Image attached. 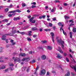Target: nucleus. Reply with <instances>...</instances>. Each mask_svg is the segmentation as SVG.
Wrapping results in <instances>:
<instances>
[{
	"label": "nucleus",
	"instance_id": "1",
	"mask_svg": "<svg viewBox=\"0 0 76 76\" xmlns=\"http://www.w3.org/2000/svg\"><path fill=\"white\" fill-rule=\"evenodd\" d=\"M56 42L58 44H61V47L63 49L64 48V41H62L61 39H58V37H56Z\"/></svg>",
	"mask_w": 76,
	"mask_h": 76
},
{
	"label": "nucleus",
	"instance_id": "2",
	"mask_svg": "<svg viewBox=\"0 0 76 76\" xmlns=\"http://www.w3.org/2000/svg\"><path fill=\"white\" fill-rule=\"evenodd\" d=\"M15 12H18V13H20V12H21V11L19 10V9H17L15 10H13L12 11H10L9 12V13H12V15L13 16L14 15H16V13H15Z\"/></svg>",
	"mask_w": 76,
	"mask_h": 76
},
{
	"label": "nucleus",
	"instance_id": "3",
	"mask_svg": "<svg viewBox=\"0 0 76 76\" xmlns=\"http://www.w3.org/2000/svg\"><path fill=\"white\" fill-rule=\"evenodd\" d=\"M46 72V71L45 69H42L41 70L40 72V74L41 75H45V73Z\"/></svg>",
	"mask_w": 76,
	"mask_h": 76
},
{
	"label": "nucleus",
	"instance_id": "4",
	"mask_svg": "<svg viewBox=\"0 0 76 76\" xmlns=\"http://www.w3.org/2000/svg\"><path fill=\"white\" fill-rule=\"evenodd\" d=\"M18 61L19 63L21 62V61L19 60V59L18 58H15L14 60V63H16L17 62H18Z\"/></svg>",
	"mask_w": 76,
	"mask_h": 76
},
{
	"label": "nucleus",
	"instance_id": "5",
	"mask_svg": "<svg viewBox=\"0 0 76 76\" xmlns=\"http://www.w3.org/2000/svg\"><path fill=\"white\" fill-rule=\"evenodd\" d=\"M70 67L72 68V69H74L75 72H76V65H75V66H74L70 64Z\"/></svg>",
	"mask_w": 76,
	"mask_h": 76
},
{
	"label": "nucleus",
	"instance_id": "6",
	"mask_svg": "<svg viewBox=\"0 0 76 76\" xmlns=\"http://www.w3.org/2000/svg\"><path fill=\"white\" fill-rule=\"evenodd\" d=\"M38 69H39V66H37L35 70V72L34 73L35 75H36V76H38V74L36 73V72H37V71Z\"/></svg>",
	"mask_w": 76,
	"mask_h": 76
},
{
	"label": "nucleus",
	"instance_id": "7",
	"mask_svg": "<svg viewBox=\"0 0 76 76\" xmlns=\"http://www.w3.org/2000/svg\"><path fill=\"white\" fill-rule=\"evenodd\" d=\"M26 60V61H28L29 60V58H24L22 59V61H25Z\"/></svg>",
	"mask_w": 76,
	"mask_h": 76
},
{
	"label": "nucleus",
	"instance_id": "8",
	"mask_svg": "<svg viewBox=\"0 0 76 76\" xmlns=\"http://www.w3.org/2000/svg\"><path fill=\"white\" fill-rule=\"evenodd\" d=\"M58 51L60 52L61 54H63V51H62V50L60 48V47H58Z\"/></svg>",
	"mask_w": 76,
	"mask_h": 76
},
{
	"label": "nucleus",
	"instance_id": "9",
	"mask_svg": "<svg viewBox=\"0 0 76 76\" xmlns=\"http://www.w3.org/2000/svg\"><path fill=\"white\" fill-rule=\"evenodd\" d=\"M57 57L58 58H63V57L60 55L59 54H58L57 55Z\"/></svg>",
	"mask_w": 76,
	"mask_h": 76
},
{
	"label": "nucleus",
	"instance_id": "10",
	"mask_svg": "<svg viewBox=\"0 0 76 76\" xmlns=\"http://www.w3.org/2000/svg\"><path fill=\"white\" fill-rule=\"evenodd\" d=\"M20 56H22V57H25L26 55L25 53H21L19 54Z\"/></svg>",
	"mask_w": 76,
	"mask_h": 76
},
{
	"label": "nucleus",
	"instance_id": "11",
	"mask_svg": "<svg viewBox=\"0 0 76 76\" xmlns=\"http://www.w3.org/2000/svg\"><path fill=\"white\" fill-rule=\"evenodd\" d=\"M3 38H2V40H3L4 41H5L6 40V37L5 35H4L2 36Z\"/></svg>",
	"mask_w": 76,
	"mask_h": 76
},
{
	"label": "nucleus",
	"instance_id": "12",
	"mask_svg": "<svg viewBox=\"0 0 76 76\" xmlns=\"http://www.w3.org/2000/svg\"><path fill=\"white\" fill-rule=\"evenodd\" d=\"M32 30L34 31H38V29L36 27H34L32 28Z\"/></svg>",
	"mask_w": 76,
	"mask_h": 76
},
{
	"label": "nucleus",
	"instance_id": "13",
	"mask_svg": "<svg viewBox=\"0 0 76 76\" xmlns=\"http://www.w3.org/2000/svg\"><path fill=\"white\" fill-rule=\"evenodd\" d=\"M47 49L48 50H52V47L50 46H47Z\"/></svg>",
	"mask_w": 76,
	"mask_h": 76
},
{
	"label": "nucleus",
	"instance_id": "14",
	"mask_svg": "<svg viewBox=\"0 0 76 76\" xmlns=\"http://www.w3.org/2000/svg\"><path fill=\"white\" fill-rule=\"evenodd\" d=\"M41 58L42 60H45L46 59V56L45 55H43L42 56Z\"/></svg>",
	"mask_w": 76,
	"mask_h": 76
},
{
	"label": "nucleus",
	"instance_id": "15",
	"mask_svg": "<svg viewBox=\"0 0 76 76\" xmlns=\"http://www.w3.org/2000/svg\"><path fill=\"white\" fill-rule=\"evenodd\" d=\"M32 32V31H29L28 32V35L29 36H31L32 35V34H31V33Z\"/></svg>",
	"mask_w": 76,
	"mask_h": 76
},
{
	"label": "nucleus",
	"instance_id": "16",
	"mask_svg": "<svg viewBox=\"0 0 76 76\" xmlns=\"http://www.w3.org/2000/svg\"><path fill=\"white\" fill-rule=\"evenodd\" d=\"M64 76H70V72H67L65 75Z\"/></svg>",
	"mask_w": 76,
	"mask_h": 76
},
{
	"label": "nucleus",
	"instance_id": "17",
	"mask_svg": "<svg viewBox=\"0 0 76 76\" xmlns=\"http://www.w3.org/2000/svg\"><path fill=\"white\" fill-rule=\"evenodd\" d=\"M72 31H73V32H76V27H73V28Z\"/></svg>",
	"mask_w": 76,
	"mask_h": 76
},
{
	"label": "nucleus",
	"instance_id": "18",
	"mask_svg": "<svg viewBox=\"0 0 76 76\" xmlns=\"http://www.w3.org/2000/svg\"><path fill=\"white\" fill-rule=\"evenodd\" d=\"M34 19V17H32L29 20L30 22H31Z\"/></svg>",
	"mask_w": 76,
	"mask_h": 76
},
{
	"label": "nucleus",
	"instance_id": "19",
	"mask_svg": "<svg viewBox=\"0 0 76 76\" xmlns=\"http://www.w3.org/2000/svg\"><path fill=\"white\" fill-rule=\"evenodd\" d=\"M64 18L65 20H66V19H69V18H70V17H68L67 16L65 15L64 16Z\"/></svg>",
	"mask_w": 76,
	"mask_h": 76
},
{
	"label": "nucleus",
	"instance_id": "20",
	"mask_svg": "<svg viewBox=\"0 0 76 76\" xmlns=\"http://www.w3.org/2000/svg\"><path fill=\"white\" fill-rule=\"evenodd\" d=\"M6 67V66L4 65L1 66V67H0V69H4Z\"/></svg>",
	"mask_w": 76,
	"mask_h": 76
},
{
	"label": "nucleus",
	"instance_id": "21",
	"mask_svg": "<svg viewBox=\"0 0 76 76\" xmlns=\"http://www.w3.org/2000/svg\"><path fill=\"white\" fill-rule=\"evenodd\" d=\"M35 60L34 59H33L30 61V63H31V64H32V63H35Z\"/></svg>",
	"mask_w": 76,
	"mask_h": 76
},
{
	"label": "nucleus",
	"instance_id": "22",
	"mask_svg": "<svg viewBox=\"0 0 76 76\" xmlns=\"http://www.w3.org/2000/svg\"><path fill=\"white\" fill-rule=\"evenodd\" d=\"M9 66L10 67H13V64L12 63H10L9 64Z\"/></svg>",
	"mask_w": 76,
	"mask_h": 76
},
{
	"label": "nucleus",
	"instance_id": "23",
	"mask_svg": "<svg viewBox=\"0 0 76 76\" xmlns=\"http://www.w3.org/2000/svg\"><path fill=\"white\" fill-rule=\"evenodd\" d=\"M11 32L12 34H15V33H16V30H15L13 31V30H12Z\"/></svg>",
	"mask_w": 76,
	"mask_h": 76
},
{
	"label": "nucleus",
	"instance_id": "24",
	"mask_svg": "<svg viewBox=\"0 0 76 76\" xmlns=\"http://www.w3.org/2000/svg\"><path fill=\"white\" fill-rule=\"evenodd\" d=\"M69 35L70 36V38H72V32H69Z\"/></svg>",
	"mask_w": 76,
	"mask_h": 76
},
{
	"label": "nucleus",
	"instance_id": "25",
	"mask_svg": "<svg viewBox=\"0 0 76 76\" xmlns=\"http://www.w3.org/2000/svg\"><path fill=\"white\" fill-rule=\"evenodd\" d=\"M44 30L46 32H47V31H51L50 29H44Z\"/></svg>",
	"mask_w": 76,
	"mask_h": 76
},
{
	"label": "nucleus",
	"instance_id": "26",
	"mask_svg": "<svg viewBox=\"0 0 76 76\" xmlns=\"http://www.w3.org/2000/svg\"><path fill=\"white\" fill-rule=\"evenodd\" d=\"M16 44V42H12V43H11L10 45H15Z\"/></svg>",
	"mask_w": 76,
	"mask_h": 76
},
{
	"label": "nucleus",
	"instance_id": "27",
	"mask_svg": "<svg viewBox=\"0 0 76 76\" xmlns=\"http://www.w3.org/2000/svg\"><path fill=\"white\" fill-rule=\"evenodd\" d=\"M42 42L43 44H45V43L47 42V41L46 40H44L42 41Z\"/></svg>",
	"mask_w": 76,
	"mask_h": 76
},
{
	"label": "nucleus",
	"instance_id": "28",
	"mask_svg": "<svg viewBox=\"0 0 76 76\" xmlns=\"http://www.w3.org/2000/svg\"><path fill=\"white\" fill-rule=\"evenodd\" d=\"M27 40L28 41H32V40L31 39V38H30L29 37H27Z\"/></svg>",
	"mask_w": 76,
	"mask_h": 76
},
{
	"label": "nucleus",
	"instance_id": "29",
	"mask_svg": "<svg viewBox=\"0 0 76 76\" xmlns=\"http://www.w3.org/2000/svg\"><path fill=\"white\" fill-rule=\"evenodd\" d=\"M20 34H21V35H25V32H20Z\"/></svg>",
	"mask_w": 76,
	"mask_h": 76
},
{
	"label": "nucleus",
	"instance_id": "30",
	"mask_svg": "<svg viewBox=\"0 0 76 76\" xmlns=\"http://www.w3.org/2000/svg\"><path fill=\"white\" fill-rule=\"evenodd\" d=\"M35 22H36L35 20H34L31 23H35Z\"/></svg>",
	"mask_w": 76,
	"mask_h": 76
},
{
	"label": "nucleus",
	"instance_id": "31",
	"mask_svg": "<svg viewBox=\"0 0 76 76\" xmlns=\"http://www.w3.org/2000/svg\"><path fill=\"white\" fill-rule=\"evenodd\" d=\"M3 48H0V53H1V52H3Z\"/></svg>",
	"mask_w": 76,
	"mask_h": 76
},
{
	"label": "nucleus",
	"instance_id": "32",
	"mask_svg": "<svg viewBox=\"0 0 76 76\" xmlns=\"http://www.w3.org/2000/svg\"><path fill=\"white\" fill-rule=\"evenodd\" d=\"M49 26L50 27H51L52 26H53V24L51 23H49Z\"/></svg>",
	"mask_w": 76,
	"mask_h": 76
},
{
	"label": "nucleus",
	"instance_id": "33",
	"mask_svg": "<svg viewBox=\"0 0 76 76\" xmlns=\"http://www.w3.org/2000/svg\"><path fill=\"white\" fill-rule=\"evenodd\" d=\"M26 69V67H24L22 68V71H25V70Z\"/></svg>",
	"mask_w": 76,
	"mask_h": 76
},
{
	"label": "nucleus",
	"instance_id": "34",
	"mask_svg": "<svg viewBox=\"0 0 76 76\" xmlns=\"http://www.w3.org/2000/svg\"><path fill=\"white\" fill-rule=\"evenodd\" d=\"M55 3H60V1L58 0H55L54 1Z\"/></svg>",
	"mask_w": 76,
	"mask_h": 76
},
{
	"label": "nucleus",
	"instance_id": "35",
	"mask_svg": "<svg viewBox=\"0 0 76 76\" xmlns=\"http://www.w3.org/2000/svg\"><path fill=\"white\" fill-rule=\"evenodd\" d=\"M7 21H8V20H7V19H4V20H2L3 22H6Z\"/></svg>",
	"mask_w": 76,
	"mask_h": 76
},
{
	"label": "nucleus",
	"instance_id": "36",
	"mask_svg": "<svg viewBox=\"0 0 76 76\" xmlns=\"http://www.w3.org/2000/svg\"><path fill=\"white\" fill-rule=\"evenodd\" d=\"M61 24H62V23L61 22H59L58 24V25H59V26H61Z\"/></svg>",
	"mask_w": 76,
	"mask_h": 76
},
{
	"label": "nucleus",
	"instance_id": "37",
	"mask_svg": "<svg viewBox=\"0 0 76 76\" xmlns=\"http://www.w3.org/2000/svg\"><path fill=\"white\" fill-rule=\"evenodd\" d=\"M35 7H36V6L35 5H32L31 6V8H35Z\"/></svg>",
	"mask_w": 76,
	"mask_h": 76
},
{
	"label": "nucleus",
	"instance_id": "38",
	"mask_svg": "<svg viewBox=\"0 0 76 76\" xmlns=\"http://www.w3.org/2000/svg\"><path fill=\"white\" fill-rule=\"evenodd\" d=\"M52 38L53 39V43H54V36H52Z\"/></svg>",
	"mask_w": 76,
	"mask_h": 76
},
{
	"label": "nucleus",
	"instance_id": "39",
	"mask_svg": "<svg viewBox=\"0 0 76 76\" xmlns=\"http://www.w3.org/2000/svg\"><path fill=\"white\" fill-rule=\"evenodd\" d=\"M5 12H8L9 11V9L8 8H6L5 9Z\"/></svg>",
	"mask_w": 76,
	"mask_h": 76
},
{
	"label": "nucleus",
	"instance_id": "40",
	"mask_svg": "<svg viewBox=\"0 0 76 76\" xmlns=\"http://www.w3.org/2000/svg\"><path fill=\"white\" fill-rule=\"evenodd\" d=\"M69 23H70V22H72V23H73L74 22V21H73V20H70L69 21Z\"/></svg>",
	"mask_w": 76,
	"mask_h": 76
},
{
	"label": "nucleus",
	"instance_id": "41",
	"mask_svg": "<svg viewBox=\"0 0 76 76\" xmlns=\"http://www.w3.org/2000/svg\"><path fill=\"white\" fill-rule=\"evenodd\" d=\"M31 4H33L34 5H35V4H36V2H33V3H31Z\"/></svg>",
	"mask_w": 76,
	"mask_h": 76
},
{
	"label": "nucleus",
	"instance_id": "42",
	"mask_svg": "<svg viewBox=\"0 0 76 76\" xmlns=\"http://www.w3.org/2000/svg\"><path fill=\"white\" fill-rule=\"evenodd\" d=\"M7 71H8V69H6L4 71V73H6Z\"/></svg>",
	"mask_w": 76,
	"mask_h": 76
},
{
	"label": "nucleus",
	"instance_id": "43",
	"mask_svg": "<svg viewBox=\"0 0 76 76\" xmlns=\"http://www.w3.org/2000/svg\"><path fill=\"white\" fill-rule=\"evenodd\" d=\"M50 34L51 35L52 37L54 36V33H53V32H51Z\"/></svg>",
	"mask_w": 76,
	"mask_h": 76
},
{
	"label": "nucleus",
	"instance_id": "44",
	"mask_svg": "<svg viewBox=\"0 0 76 76\" xmlns=\"http://www.w3.org/2000/svg\"><path fill=\"white\" fill-rule=\"evenodd\" d=\"M63 32L64 34L65 35H66V32H64V30H63Z\"/></svg>",
	"mask_w": 76,
	"mask_h": 76
},
{
	"label": "nucleus",
	"instance_id": "45",
	"mask_svg": "<svg viewBox=\"0 0 76 76\" xmlns=\"http://www.w3.org/2000/svg\"><path fill=\"white\" fill-rule=\"evenodd\" d=\"M72 76H75V74L73 72L71 73Z\"/></svg>",
	"mask_w": 76,
	"mask_h": 76
},
{
	"label": "nucleus",
	"instance_id": "46",
	"mask_svg": "<svg viewBox=\"0 0 76 76\" xmlns=\"http://www.w3.org/2000/svg\"><path fill=\"white\" fill-rule=\"evenodd\" d=\"M25 6H26V4H25L23 3L22 4V6L23 7H25Z\"/></svg>",
	"mask_w": 76,
	"mask_h": 76
},
{
	"label": "nucleus",
	"instance_id": "47",
	"mask_svg": "<svg viewBox=\"0 0 76 76\" xmlns=\"http://www.w3.org/2000/svg\"><path fill=\"white\" fill-rule=\"evenodd\" d=\"M14 42V40L13 39H11L10 41V42H11V43H12V42Z\"/></svg>",
	"mask_w": 76,
	"mask_h": 76
},
{
	"label": "nucleus",
	"instance_id": "48",
	"mask_svg": "<svg viewBox=\"0 0 76 76\" xmlns=\"http://www.w3.org/2000/svg\"><path fill=\"white\" fill-rule=\"evenodd\" d=\"M8 16H9V17H12V14H9L8 15Z\"/></svg>",
	"mask_w": 76,
	"mask_h": 76
},
{
	"label": "nucleus",
	"instance_id": "49",
	"mask_svg": "<svg viewBox=\"0 0 76 76\" xmlns=\"http://www.w3.org/2000/svg\"><path fill=\"white\" fill-rule=\"evenodd\" d=\"M66 61L67 62H69V59L67 58H66Z\"/></svg>",
	"mask_w": 76,
	"mask_h": 76
},
{
	"label": "nucleus",
	"instance_id": "50",
	"mask_svg": "<svg viewBox=\"0 0 76 76\" xmlns=\"http://www.w3.org/2000/svg\"><path fill=\"white\" fill-rule=\"evenodd\" d=\"M6 48H7L8 47H9V45H7L6 46Z\"/></svg>",
	"mask_w": 76,
	"mask_h": 76
},
{
	"label": "nucleus",
	"instance_id": "51",
	"mask_svg": "<svg viewBox=\"0 0 76 76\" xmlns=\"http://www.w3.org/2000/svg\"><path fill=\"white\" fill-rule=\"evenodd\" d=\"M12 6H13V5L11 4L9 7V8H11V7H12Z\"/></svg>",
	"mask_w": 76,
	"mask_h": 76
},
{
	"label": "nucleus",
	"instance_id": "52",
	"mask_svg": "<svg viewBox=\"0 0 76 76\" xmlns=\"http://www.w3.org/2000/svg\"><path fill=\"white\" fill-rule=\"evenodd\" d=\"M50 72H47V75H46V76H47L48 75H50Z\"/></svg>",
	"mask_w": 76,
	"mask_h": 76
},
{
	"label": "nucleus",
	"instance_id": "53",
	"mask_svg": "<svg viewBox=\"0 0 76 76\" xmlns=\"http://www.w3.org/2000/svg\"><path fill=\"white\" fill-rule=\"evenodd\" d=\"M51 12H54V9H52V10H51Z\"/></svg>",
	"mask_w": 76,
	"mask_h": 76
},
{
	"label": "nucleus",
	"instance_id": "54",
	"mask_svg": "<svg viewBox=\"0 0 76 76\" xmlns=\"http://www.w3.org/2000/svg\"><path fill=\"white\" fill-rule=\"evenodd\" d=\"M52 19H53V21H55V20H56V18H54Z\"/></svg>",
	"mask_w": 76,
	"mask_h": 76
},
{
	"label": "nucleus",
	"instance_id": "55",
	"mask_svg": "<svg viewBox=\"0 0 76 76\" xmlns=\"http://www.w3.org/2000/svg\"><path fill=\"white\" fill-rule=\"evenodd\" d=\"M73 23H72L69 25V26H72V25H74V24H73Z\"/></svg>",
	"mask_w": 76,
	"mask_h": 76
},
{
	"label": "nucleus",
	"instance_id": "56",
	"mask_svg": "<svg viewBox=\"0 0 76 76\" xmlns=\"http://www.w3.org/2000/svg\"><path fill=\"white\" fill-rule=\"evenodd\" d=\"M33 37L34 38H35V37H37V35L34 34L33 35Z\"/></svg>",
	"mask_w": 76,
	"mask_h": 76
},
{
	"label": "nucleus",
	"instance_id": "57",
	"mask_svg": "<svg viewBox=\"0 0 76 76\" xmlns=\"http://www.w3.org/2000/svg\"><path fill=\"white\" fill-rule=\"evenodd\" d=\"M9 69L10 70H13V68H10Z\"/></svg>",
	"mask_w": 76,
	"mask_h": 76
},
{
	"label": "nucleus",
	"instance_id": "58",
	"mask_svg": "<svg viewBox=\"0 0 76 76\" xmlns=\"http://www.w3.org/2000/svg\"><path fill=\"white\" fill-rule=\"evenodd\" d=\"M17 20V18H14V20Z\"/></svg>",
	"mask_w": 76,
	"mask_h": 76
},
{
	"label": "nucleus",
	"instance_id": "59",
	"mask_svg": "<svg viewBox=\"0 0 76 76\" xmlns=\"http://www.w3.org/2000/svg\"><path fill=\"white\" fill-rule=\"evenodd\" d=\"M38 49H42V47H39L38 48Z\"/></svg>",
	"mask_w": 76,
	"mask_h": 76
},
{
	"label": "nucleus",
	"instance_id": "60",
	"mask_svg": "<svg viewBox=\"0 0 76 76\" xmlns=\"http://www.w3.org/2000/svg\"><path fill=\"white\" fill-rule=\"evenodd\" d=\"M75 4H76V1L75 2V3L73 5V7H75Z\"/></svg>",
	"mask_w": 76,
	"mask_h": 76
},
{
	"label": "nucleus",
	"instance_id": "61",
	"mask_svg": "<svg viewBox=\"0 0 76 76\" xmlns=\"http://www.w3.org/2000/svg\"><path fill=\"white\" fill-rule=\"evenodd\" d=\"M61 30H62V31L63 30V27H61L60 28V30L61 31Z\"/></svg>",
	"mask_w": 76,
	"mask_h": 76
},
{
	"label": "nucleus",
	"instance_id": "62",
	"mask_svg": "<svg viewBox=\"0 0 76 76\" xmlns=\"http://www.w3.org/2000/svg\"><path fill=\"white\" fill-rule=\"evenodd\" d=\"M64 6H67V4H66V3H64Z\"/></svg>",
	"mask_w": 76,
	"mask_h": 76
},
{
	"label": "nucleus",
	"instance_id": "63",
	"mask_svg": "<svg viewBox=\"0 0 76 76\" xmlns=\"http://www.w3.org/2000/svg\"><path fill=\"white\" fill-rule=\"evenodd\" d=\"M6 42L7 44L8 43V39H6Z\"/></svg>",
	"mask_w": 76,
	"mask_h": 76
},
{
	"label": "nucleus",
	"instance_id": "64",
	"mask_svg": "<svg viewBox=\"0 0 76 76\" xmlns=\"http://www.w3.org/2000/svg\"><path fill=\"white\" fill-rule=\"evenodd\" d=\"M39 19H42V16H40L39 17Z\"/></svg>",
	"mask_w": 76,
	"mask_h": 76
}]
</instances>
